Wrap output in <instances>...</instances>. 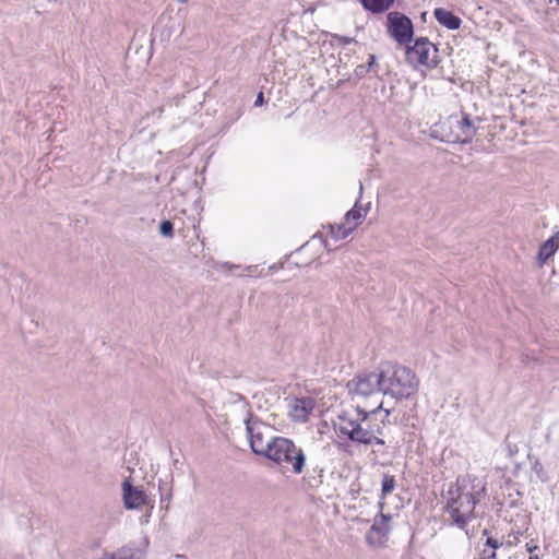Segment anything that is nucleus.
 Instances as JSON below:
<instances>
[{"instance_id":"obj_1","label":"nucleus","mask_w":559,"mask_h":559,"mask_svg":"<svg viewBox=\"0 0 559 559\" xmlns=\"http://www.w3.org/2000/svg\"><path fill=\"white\" fill-rule=\"evenodd\" d=\"M382 406L383 402H380L373 408L360 403L349 406L337 415L334 428L340 436L346 437L355 444L384 447V420L381 425L373 423L378 420Z\"/></svg>"},{"instance_id":"obj_2","label":"nucleus","mask_w":559,"mask_h":559,"mask_svg":"<svg viewBox=\"0 0 559 559\" xmlns=\"http://www.w3.org/2000/svg\"><path fill=\"white\" fill-rule=\"evenodd\" d=\"M484 490V485L471 476L457 478L455 485L448 490L447 511L459 528L464 530L473 519L475 506Z\"/></svg>"},{"instance_id":"obj_3","label":"nucleus","mask_w":559,"mask_h":559,"mask_svg":"<svg viewBox=\"0 0 559 559\" xmlns=\"http://www.w3.org/2000/svg\"><path fill=\"white\" fill-rule=\"evenodd\" d=\"M379 377L382 380V395L396 400L408 399L418 390V379L407 367L383 362L379 366Z\"/></svg>"},{"instance_id":"obj_4","label":"nucleus","mask_w":559,"mask_h":559,"mask_svg":"<svg viewBox=\"0 0 559 559\" xmlns=\"http://www.w3.org/2000/svg\"><path fill=\"white\" fill-rule=\"evenodd\" d=\"M433 132L443 142L468 143L476 134V127L469 116L463 111L451 115L435 124Z\"/></svg>"},{"instance_id":"obj_5","label":"nucleus","mask_w":559,"mask_h":559,"mask_svg":"<svg viewBox=\"0 0 559 559\" xmlns=\"http://www.w3.org/2000/svg\"><path fill=\"white\" fill-rule=\"evenodd\" d=\"M264 456L282 467L290 466L294 474H301L306 463L304 451L284 437L273 440Z\"/></svg>"},{"instance_id":"obj_6","label":"nucleus","mask_w":559,"mask_h":559,"mask_svg":"<svg viewBox=\"0 0 559 559\" xmlns=\"http://www.w3.org/2000/svg\"><path fill=\"white\" fill-rule=\"evenodd\" d=\"M347 386L355 397L365 399L364 405L369 408L376 407L381 402L379 397L382 394V380L379 377V370L356 377L348 382Z\"/></svg>"},{"instance_id":"obj_7","label":"nucleus","mask_w":559,"mask_h":559,"mask_svg":"<svg viewBox=\"0 0 559 559\" xmlns=\"http://www.w3.org/2000/svg\"><path fill=\"white\" fill-rule=\"evenodd\" d=\"M245 424L252 452L264 456L273 440L277 438L273 433V428L251 415L245 420Z\"/></svg>"},{"instance_id":"obj_8","label":"nucleus","mask_w":559,"mask_h":559,"mask_svg":"<svg viewBox=\"0 0 559 559\" xmlns=\"http://www.w3.org/2000/svg\"><path fill=\"white\" fill-rule=\"evenodd\" d=\"M405 48L406 61L414 68H435L438 64V48L427 37H418L413 46L408 44Z\"/></svg>"},{"instance_id":"obj_9","label":"nucleus","mask_w":559,"mask_h":559,"mask_svg":"<svg viewBox=\"0 0 559 559\" xmlns=\"http://www.w3.org/2000/svg\"><path fill=\"white\" fill-rule=\"evenodd\" d=\"M386 32L401 46H407L414 37V24L404 13L392 11L386 15Z\"/></svg>"},{"instance_id":"obj_10","label":"nucleus","mask_w":559,"mask_h":559,"mask_svg":"<svg viewBox=\"0 0 559 559\" xmlns=\"http://www.w3.org/2000/svg\"><path fill=\"white\" fill-rule=\"evenodd\" d=\"M391 515L383 513L374 518L373 524L366 535V540L369 546L379 548L385 545L391 532Z\"/></svg>"},{"instance_id":"obj_11","label":"nucleus","mask_w":559,"mask_h":559,"mask_svg":"<svg viewBox=\"0 0 559 559\" xmlns=\"http://www.w3.org/2000/svg\"><path fill=\"white\" fill-rule=\"evenodd\" d=\"M288 417L294 423H306L316 408V401L310 396L286 399Z\"/></svg>"},{"instance_id":"obj_12","label":"nucleus","mask_w":559,"mask_h":559,"mask_svg":"<svg viewBox=\"0 0 559 559\" xmlns=\"http://www.w3.org/2000/svg\"><path fill=\"white\" fill-rule=\"evenodd\" d=\"M512 540L503 542V538L497 536H487L479 559H511Z\"/></svg>"},{"instance_id":"obj_13","label":"nucleus","mask_w":559,"mask_h":559,"mask_svg":"<svg viewBox=\"0 0 559 559\" xmlns=\"http://www.w3.org/2000/svg\"><path fill=\"white\" fill-rule=\"evenodd\" d=\"M123 504L126 509H139L141 506L148 504L146 493L140 487H134L129 479L122 483Z\"/></svg>"},{"instance_id":"obj_14","label":"nucleus","mask_w":559,"mask_h":559,"mask_svg":"<svg viewBox=\"0 0 559 559\" xmlns=\"http://www.w3.org/2000/svg\"><path fill=\"white\" fill-rule=\"evenodd\" d=\"M433 15L439 24L451 31L460 28L462 24V20L459 16L444 8L435 9Z\"/></svg>"},{"instance_id":"obj_15","label":"nucleus","mask_w":559,"mask_h":559,"mask_svg":"<svg viewBox=\"0 0 559 559\" xmlns=\"http://www.w3.org/2000/svg\"><path fill=\"white\" fill-rule=\"evenodd\" d=\"M558 240L559 234L552 236L540 246L537 254V262L539 266H542L550 257L555 254L559 248Z\"/></svg>"},{"instance_id":"obj_16","label":"nucleus","mask_w":559,"mask_h":559,"mask_svg":"<svg viewBox=\"0 0 559 559\" xmlns=\"http://www.w3.org/2000/svg\"><path fill=\"white\" fill-rule=\"evenodd\" d=\"M362 7L372 13H382L389 10L394 0H360Z\"/></svg>"},{"instance_id":"obj_17","label":"nucleus","mask_w":559,"mask_h":559,"mask_svg":"<svg viewBox=\"0 0 559 559\" xmlns=\"http://www.w3.org/2000/svg\"><path fill=\"white\" fill-rule=\"evenodd\" d=\"M355 228L356 224H352L350 226L346 223L337 226L329 225V233L332 238L340 240L346 238Z\"/></svg>"},{"instance_id":"obj_18","label":"nucleus","mask_w":559,"mask_h":559,"mask_svg":"<svg viewBox=\"0 0 559 559\" xmlns=\"http://www.w3.org/2000/svg\"><path fill=\"white\" fill-rule=\"evenodd\" d=\"M367 214V210L362 211L360 206H358V201L355 203V206L348 211L345 215V223L350 226V223L356 224V227L361 223L364 217Z\"/></svg>"},{"instance_id":"obj_19","label":"nucleus","mask_w":559,"mask_h":559,"mask_svg":"<svg viewBox=\"0 0 559 559\" xmlns=\"http://www.w3.org/2000/svg\"><path fill=\"white\" fill-rule=\"evenodd\" d=\"M381 485V493L382 497L384 498L394 490L396 485L395 477L393 475L384 474Z\"/></svg>"},{"instance_id":"obj_20","label":"nucleus","mask_w":559,"mask_h":559,"mask_svg":"<svg viewBox=\"0 0 559 559\" xmlns=\"http://www.w3.org/2000/svg\"><path fill=\"white\" fill-rule=\"evenodd\" d=\"M116 559H141L135 556V549L129 545H124L114 551Z\"/></svg>"},{"instance_id":"obj_21","label":"nucleus","mask_w":559,"mask_h":559,"mask_svg":"<svg viewBox=\"0 0 559 559\" xmlns=\"http://www.w3.org/2000/svg\"><path fill=\"white\" fill-rule=\"evenodd\" d=\"M159 233L164 237H173L174 236V225L170 221H163L159 224Z\"/></svg>"},{"instance_id":"obj_22","label":"nucleus","mask_w":559,"mask_h":559,"mask_svg":"<svg viewBox=\"0 0 559 559\" xmlns=\"http://www.w3.org/2000/svg\"><path fill=\"white\" fill-rule=\"evenodd\" d=\"M516 439L515 435H508L506 438L507 448L511 456L519 452V448L515 444Z\"/></svg>"},{"instance_id":"obj_23","label":"nucleus","mask_w":559,"mask_h":559,"mask_svg":"<svg viewBox=\"0 0 559 559\" xmlns=\"http://www.w3.org/2000/svg\"><path fill=\"white\" fill-rule=\"evenodd\" d=\"M532 469L542 481L546 480V473L540 463L535 462Z\"/></svg>"},{"instance_id":"obj_24","label":"nucleus","mask_w":559,"mask_h":559,"mask_svg":"<svg viewBox=\"0 0 559 559\" xmlns=\"http://www.w3.org/2000/svg\"><path fill=\"white\" fill-rule=\"evenodd\" d=\"M538 547L537 546H530L527 543H526V551L530 552V557L528 559H539V556L537 554H535V550H537Z\"/></svg>"},{"instance_id":"obj_25","label":"nucleus","mask_w":559,"mask_h":559,"mask_svg":"<svg viewBox=\"0 0 559 559\" xmlns=\"http://www.w3.org/2000/svg\"><path fill=\"white\" fill-rule=\"evenodd\" d=\"M262 104H263V93H262V92H260V93L258 94V96H257V99H255L254 105H255V106H260V105H262Z\"/></svg>"},{"instance_id":"obj_26","label":"nucleus","mask_w":559,"mask_h":559,"mask_svg":"<svg viewBox=\"0 0 559 559\" xmlns=\"http://www.w3.org/2000/svg\"><path fill=\"white\" fill-rule=\"evenodd\" d=\"M376 62V57L373 55H369L368 70H370Z\"/></svg>"},{"instance_id":"obj_27","label":"nucleus","mask_w":559,"mask_h":559,"mask_svg":"<svg viewBox=\"0 0 559 559\" xmlns=\"http://www.w3.org/2000/svg\"><path fill=\"white\" fill-rule=\"evenodd\" d=\"M340 40L343 43V44H350L352 41H354L353 38H349V37H341Z\"/></svg>"},{"instance_id":"obj_28","label":"nucleus","mask_w":559,"mask_h":559,"mask_svg":"<svg viewBox=\"0 0 559 559\" xmlns=\"http://www.w3.org/2000/svg\"><path fill=\"white\" fill-rule=\"evenodd\" d=\"M372 447H373V449H372V453H374V454H376V453H381V454H383V452L381 451V448H382L381 445H372Z\"/></svg>"},{"instance_id":"obj_29","label":"nucleus","mask_w":559,"mask_h":559,"mask_svg":"<svg viewBox=\"0 0 559 559\" xmlns=\"http://www.w3.org/2000/svg\"><path fill=\"white\" fill-rule=\"evenodd\" d=\"M148 518H150V512H147V513L145 514V516H144V519H143V522H145V523H146V522L148 521Z\"/></svg>"},{"instance_id":"obj_30","label":"nucleus","mask_w":559,"mask_h":559,"mask_svg":"<svg viewBox=\"0 0 559 559\" xmlns=\"http://www.w3.org/2000/svg\"><path fill=\"white\" fill-rule=\"evenodd\" d=\"M361 192H362V183L359 182V193L361 194Z\"/></svg>"},{"instance_id":"obj_31","label":"nucleus","mask_w":559,"mask_h":559,"mask_svg":"<svg viewBox=\"0 0 559 559\" xmlns=\"http://www.w3.org/2000/svg\"><path fill=\"white\" fill-rule=\"evenodd\" d=\"M177 1H178V2H180V3H186V2H188L189 0H177Z\"/></svg>"},{"instance_id":"obj_32","label":"nucleus","mask_w":559,"mask_h":559,"mask_svg":"<svg viewBox=\"0 0 559 559\" xmlns=\"http://www.w3.org/2000/svg\"><path fill=\"white\" fill-rule=\"evenodd\" d=\"M385 412V415L389 416L390 415V411L389 409H384Z\"/></svg>"},{"instance_id":"obj_33","label":"nucleus","mask_w":559,"mask_h":559,"mask_svg":"<svg viewBox=\"0 0 559 559\" xmlns=\"http://www.w3.org/2000/svg\"><path fill=\"white\" fill-rule=\"evenodd\" d=\"M557 2L559 3V0H557Z\"/></svg>"}]
</instances>
